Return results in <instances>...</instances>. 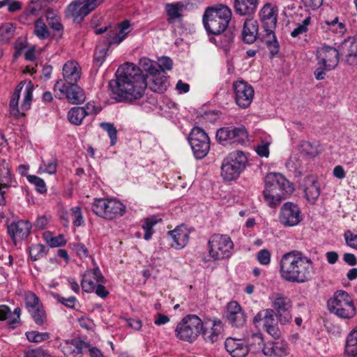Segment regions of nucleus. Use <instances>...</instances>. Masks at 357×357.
Returning <instances> with one entry per match:
<instances>
[{
	"label": "nucleus",
	"instance_id": "1",
	"mask_svg": "<svg viewBox=\"0 0 357 357\" xmlns=\"http://www.w3.org/2000/svg\"><path fill=\"white\" fill-rule=\"evenodd\" d=\"M116 79L109 86L117 102H131L142 97L147 87L146 76L133 63H126L119 67Z\"/></svg>",
	"mask_w": 357,
	"mask_h": 357
},
{
	"label": "nucleus",
	"instance_id": "2",
	"mask_svg": "<svg viewBox=\"0 0 357 357\" xmlns=\"http://www.w3.org/2000/svg\"><path fill=\"white\" fill-rule=\"evenodd\" d=\"M279 272L284 280L301 284L311 280L314 268L310 258L301 252L291 251L282 256Z\"/></svg>",
	"mask_w": 357,
	"mask_h": 357
},
{
	"label": "nucleus",
	"instance_id": "3",
	"mask_svg": "<svg viewBox=\"0 0 357 357\" xmlns=\"http://www.w3.org/2000/svg\"><path fill=\"white\" fill-rule=\"evenodd\" d=\"M265 188L263 196L270 207H275L282 199H287L294 192L292 185L282 174L270 172L264 178Z\"/></svg>",
	"mask_w": 357,
	"mask_h": 357
},
{
	"label": "nucleus",
	"instance_id": "4",
	"mask_svg": "<svg viewBox=\"0 0 357 357\" xmlns=\"http://www.w3.org/2000/svg\"><path fill=\"white\" fill-rule=\"evenodd\" d=\"M261 32L259 34L261 40L267 46L273 56L279 52L280 46L275 35L277 24L278 8L271 3H266L260 10Z\"/></svg>",
	"mask_w": 357,
	"mask_h": 357
},
{
	"label": "nucleus",
	"instance_id": "5",
	"mask_svg": "<svg viewBox=\"0 0 357 357\" xmlns=\"http://www.w3.org/2000/svg\"><path fill=\"white\" fill-rule=\"evenodd\" d=\"M231 15V9L225 5L207 7L202 17L204 28L208 33L221 35L227 30Z\"/></svg>",
	"mask_w": 357,
	"mask_h": 357
},
{
	"label": "nucleus",
	"instance_id": "6",
	"mask_svg": "<svg viewBox=\"0 0 357 357\" xmlns=\"http://www.w3.org/2000/svg\"><path fill=\"white\" fill-rule=\"evenodd\" d=\"M248 158L242 151H235L229 153L222 160L221 176L225 181H231L239 177L245 170Z\"/></svg>",
	"mask_w": 357,
	"mask_h": 357
},
{
	"label": "nucleus",
	"instance_id": "7",
	"mask_svg": "<svg viewBox=\"0 0 357 357\" xmlns=\"http://www.w3.org/2000/svg\"><path fill=\"white\" fill-rule=\"evenodd\" d=\"M202 331V320L197 315L188 314L177 324L175 335L178 339L192 343L197 339Z\"/></svg>",
	"mask_w": 357,
	"mask_h": 357
},
{
	"label": "nucleus",
	"instance_id": "8",
	"mask_svg": "<svg viewBox=\"0 0 357 357\" xmlns=\"http://www.w3.org/2000/svg\"><path fill=\"white\" fill-rule=\"evenodd\" d=\"M262 345L263 339L259 333L252 334L248 340L228 337L225 342V347L232 357H245L252 347L259 349Z\"/></svg>",
	"mask_w": 357,
	"mask_h": 357
},
{
	"label": "nucleus",
	"instance_id": "9",
	"mask_svg": "<svg viewBox=\"0 0 357 357\" xmlns=\"http://www.w3.org/2000/svg\"><path fill=\"white\" fill-rule=\"evenodd\" d=\"M91 210L100 218L113 220L123 216L126 207L122 202L115 199H96L92 204Z\"/></svg>",
	"mask_w": 357,
	"mask_h": 357
},
{
	"label": "nucleus",
	"instance_id": "10",
	"mask_svg": "<svg viewBox=\"0 0 357 357\" xmlns=\"http://www.w3.org/2000/svg\"><path fill=\"white\" fill-rule=\"evenodd\" d=\"M217 140L224 146L228 144H249L248 134L245 127L228 126L218 129L216 132Z\"/></svg>",
	"mask_w": 357,
	"mask_h": 357
},
{
	"label": "nucleus",
	"instance_id": "11",
	"mask_svg": "<svg viewBox=\"0 0 357 357\" xmlns=\"http://www.w3.org/2000/svg\"><path fill=\"white\" fill-rule=\"evenodd\" d=\"M24 86L23 82H20L16 87L10 101L9 108L10 114L15 118H19L24 115V112L31 107V103L33 97V85L31 82H29L26 85L23 102L21 105L22 112L19 109V100L20 93Z\"/></svg>",
	"mask_w": 357,
	"mask_h": 357
},
{
	"label": "nucleus",
	"instance_id": "12",
	"mask_svg": "<svg viewBox=\"0 0 357 357\" xmlns=\"http://www.w3.org/2000/svg\"><path fill=\"white\" fill-rule=\"evenodd\" d=\"M208 248L209 255L214 260H220L230 257L234 243L228 236L215 234L210 238Z\"/></svg>",
	"mask_w": 357,
	"mask_h": 357
},
{
	"label": "nucleus",
	"instance_id": "13",
	"mask_svg": "<svg viewBox=\"0 0 357 357\" xmlns=\"http://www.w3.org/2000/svg\"><path fill=\"white\" fill-rule=\"evenodd\" d=\"M188 139L196 158L202 159L208 154L210 139L203 129L199 127L193 128Z\"/></svg>",
	"mask_w": 357,
	"mask_h": 357
},
{
	"label": "nucleus",
	"instance_id": "14",
	"mask_svg": "<svg viewBox=\"0 0 357 357\" xmlns=\"http://www.w3.org/2000/svg\"><path fill=\"white\" fill-rule=\"evenodd\" d=\"M316 52L319 66L314 74L317 80H321L324 78L325 72L333 68L331 62L335 58V47L324 45L317 47Z\"/></svg>",
	"mask_w": 357,
	"mask_h": 357
},
{
	"label": "nucleus",
	"instance_id": "15",
	"mask_svg": "<svg viewBox=\"0 0 357 357\" xmlns=\"http://www.w3.org/2000/svg\"><path fill=\"white\" fill-rule=\"evenodd\" d=\"M55 96L62 98L66 96L72 104H80L85 100V94L83 89L77 83L64 85L61 82H56L54 86Z\"/></svg>",
	"mask_w": 357,
	"mask_h": 357
},
{
	"label": "nucleus",
	"instance_id": "16",
	"mask_svg": "<svg viewBox=\"0 0 357 357\" xmlns=\"http://www.w3.org/2000/svg\"><path fill=\"white\" fill-rule=\"evenodd\" d=\"M278 219L284 227H294L301 222L303 215L297 204L287 202L280 208Z\"/></svg>",
	"mask_w": 357,
	"mask_h": 357
},
{
	"label": "nucleus",
	"instance_id": "17",
	"mask_svg": "<svg viewBox=\"0 0 357 357\" xmlns=\"http://www.w3.org/2000/svg\"><path fill=\"white\" fill-rule=\"evenodd\" d=\"M336 56L349 65L357 64V38L347 36L336 48Z\"/></svg>",
	"mask_w": 357,
	"mask_h": 357
},
{
	"label": "nucleus",
	"instance_id": "18",
	"mask_svg": "<svg viewBox=\"0 0 357 357\" xmlns=\"http://www.w3.org/2000/svg\"><path fill=\"white\" fill-rule=\"evenodd\" d=\"M236 103L241 108L248 107L254 97L252 86L243 80H238L233 83Z\"/></svg>",
	"mask_w": 357,
	"mask_h": 357
},
{
	"label": "nucleus",
	"instance_id": "19",
	"mask_svg": "<svg viewBox=\"0 0 357 357\" xmlns=\"http://www.w3.org/2000/svg\"><path fill=\"white\" fill-rule=\"evenodd\" d=\"M272 305L273 310L275 311V314L278 317L280 323L285 324L291 320L289 309L291 307V303L287 297L280 294L274 295L272 297Z\"/></svg>",
	"mask_w": 357,
	"mask_h": 357
},
{
	"label": "nucleus",
	"instance_id": "20",
	"mask_svg": "<svg viewBox=\"0 0 357 357\" xmlns=\"http://www.w3.org/2000/svg\"><path fill=\"white\" fill-rule=\"evenodd\" d=\"M61 348L65 357H82L87 348H89V343L75 338L64 341L61 344Z\"/></svg>",
	"mask_w": 357,
	"mask_h": 357
},
{
	"label": "nucleus",
	"instance_id": "21",
	"mask_svg": "<svg viewBox=\"0 0 357 357\" xmlns=\"http://www.w3.org/2000/svg\"><path fill=\"white\" fill-rule=\"evenodd\" d=\"M226 318L234 327L240 328L245 324V315L236 301H230L227 305Z\"/></svg>",
	"mask_w": 357,
	"mask_h": 357
},
{
	"label": "nucleus",
	"instance_id": "22",
	"mask_svg": "<svg viewBox=\"0 0 357 357\" xmlns=\"http://www.w3.org/2000/svg\"><path fill=\"white\" fill-rule=\"evenodd\" d=\"M32 225L27 220H20L13 222L8 225V233L13 241H21L25 239L31 233Z\"/></svg>",
	"mask_w": 357,
	"mask_h": 357
},
{
	"label": "nucleus",
	"instance_id": "23",
	"mask_svg": "<svg viewBox=\"0 0 357 357\" xmlns=\"http://www.w3.org/2000/svg\"><path fill=\"white\" fill-rule=\"evenodd\" d=\"M81 68L75 61H68L63 66V79L61 82L64 85L77 83L80 78Z\"/></svg>",
	"mask_w": 357,
	"mask_h": 357
},
{
	"label": "nucleus",
	"instance_id": "24",
	"mask_svg": "<svg viewBox=\"0 0 357 357\" xmlns=\"http://www.w3.org/2000/svg\"><path fill=\"white\" fill-rule=\"evenodd\" d=\"M223 324L221 320L215 319L210 328H204L202 331V337L206 342L214 344L223 337Z\"/></svg>",
	"mask_w": 357,
	"mask_h": 357
},
{
	"label": "nucleus",
	"instance_id": "25",
	"mask_svg": "<svg viewBox=\"0 0 357 357\" xmlns=\"http://www.w3.org/2000/svg\"><path fill=\"white\" fill-rule=\"evenodd\" d=\"M146 79H149L148 82H146L147 86L153 91L161 93L166 91L168 81L165 72L162 70L158 71L151 76H147Z\"/></svg>",
	"mask_w": 357,
	"mask_h": 357
},
{
	"label": "nucleus",
	"instance_id": "26",
	"mask_svg": "<svg viewBox=\"0 0 357 357\" xmlns=\"http://www.w3.org/2000/svg\"><path fill=\"white\" fill-rule=\"evenodd\" d=\"M167 235L173 241L172 247L177 250L184 248L188 242L189 234L187 228L183 225L176 227L172 231H169Z\"/></svg>",
	"mask_w": 357,
	"mask_h": 357
},
{
	"label": "nucleus",
	"instance_id": "27",
	"mask_svg": "<svg viewBox=\"0 0 357 357\" xmlns=\"http://www.w3.org/2000/svg\"><path fill=\"white\" fill-rule=\"evenodd\" d=\"M288 344L284 342H268L264 345L262 351L267 356L282 357L288 354Z\"/></svg>",
	"mask_w": 357,
	"mask_h": 357
},
{
	"label": "nucleus",
	"instance_id": "28",
	"mask_svg": "<svg viewBox=\"0 0 357 357\" xmlns=\"http://www.w3.org/2000/svg\"><path fill=\"white\" fill-rule=\"evenodd\" d=\"M67 18L73 17L74 21L82 20L89 13H86L84 0H76L71 2L65 10Z\"/></svg>",
	"mask_w": 357,
	"mask_h": 357
},
{
	"label": "nucleus",
	"instance_id": "29",
	"mask_svg": "<svg viewBox=\"0 0 357 357\" xmlns=\"http://www.w3.org/2000/svg\"><path fill=\"white\" fill-rule=\"evenodd\" d=\"M303 191L307 200L314 204L320 195V185L313 176H307L304 181Z\"/></svg>",
	"mask_w": 357,
	"mask_h": 357
},
{
	"label": "nucleus",
	"instance_id": "30",
	"mask_svg": "<svg viewBox=\"0 0 357 357\" xmlns=\"http://www.w3.org/2000/svg\"><path fill=\"white\" fill-rule=\"evenodd\" d=\"M259 26L254 19H247L243 24L242 39L248 44L253 43L258 36Z\"/></svg>",
	"mask_w": 357,
	"mask_h": 357
},
{
	"label": "nucleus",
	"instance_id": "31",
	"mask_svg": "<svg viewBox=\"0 0 357 357\" xmlns=\"http://www.w3.org/2000/svg\"><path fill=\"white\" fill-rule=\"evenodd\" d=\"M258 0H234V8L236 14L245 16L255 13Z\"/></svg>",
	"mask_w": 357,
	"mask_h": 357
},
{
	"label": "nucleus",
	"instance_id": "32",
	"mask_svg": "<svg viewBox=\"0 0 357 357\" xmlns=\"http://www.w3.org/2000/svg\"><path fill=\"white\" fill-rule=\"evenodd\" d=\"M0 185L3 188H16L17 182L10 173L9 164L5 159L0 160Z\"/></svg>",
	"mask_w": 357,
	"mask_h": 357
},
{
	"label": "nucleus",
	"instance_id": "33",
	"mask_svg": "<svg viewBox=\"0 0 357 357\" xmlns=\"http://www.w3.org/2000/svg\"><path fill=\"white\" fill-rule=\"evenodd\" d=\"M165 11L167 15V22L174 24L176 20H181L183 17L182 13L184 11L183 6L180 1L172 3H167L165 5Z\"/></svg>",
	"mask_w": 357,
	"mask_h": 357
},
{
	"label": "nucleus",
	"instance_id": "34",
	"mask_svg": "<svg viewBox=\"0 0 357 357\" xmlns=\"http://www.w3.org/2000/svg\"><path fill=\"white\" fill-rule=\"evenodd\" d=\"M344 354L349 357L357 356V326L347 336L344 347Z\"/></svg>",
	"mask_w": 357,
	"mask_h": 357
},
{
	"label": "nucleus",
	"instance_id": "35",
	"mask_svg": "<svg viewBox=\"0 0 357 357\" xmlns=\"http://www.w3.org/2000/svg\"><path fill=\"white\" fill-rule=\"evenodd\" d=\"M260 321H264L265 329L278 324L277 320L275 319V312L273 309H266L257 313L254 318V321L257 323Z\"/></svg>",
	"mask_w": 357,
	"mask_h": 357
},
{
	"label": "nucleus",
	"instance_id": "36",
	"mask_svg": "<svg viewBox=\"0 0 357 357\" xmlns=\"http://www.w3.org/2000/svg\"><path fill=\"white\" fill-rule=\"evenodd\" d=\"M356 314V310L353 302L337 305V296H336V316L342 319H351Z\"/></svg>",
	"mask_w": 357,
	"mask_h": 357
},
{
	"label": "nucleus",
	"instance_id": "37",
	"mask_svg": "<svg viewBox=\"0 0 357 357\" xmlns=\"http://www.w3.org/2000/svg\"><path fill=\"white\" fill-rule=\"evenodd\" d=\"M300 149L301 153L311 158L318 155L321 152L317 143H312L308 141L301 142L300 144Z\"/></svg>",
	"mask_w": 357,
	"mask_h": 357
},
{
	"label": "nucleus",
	"instance_id": "38",
	"mask_svg": "<svg viewBox=\"0 0 357 357\" xmlns=\"http://www.w3.org/2000/svg\"><path fill=\"white\" fill-rule=\"evenodd\" d=\"M85 116V111L81 107H75L68 113V119L71 123L76 126L80 125Z\"/></svg>",
	"mask_w": 357,
	"mask_h": 357
},
{
	"label": "nucleus",
	"instance_id": "39",
	"mask_svg": "<svg viewBox=\"0 0 357 357\" xmlns=\"http://www.w3.org/2000/svg\"><path fill=\"white\" fill-rule=\"evenodd\" d=\"M33 33L40 40L47 39L50 36V31L42 18L36 20Z\"/></svg>",
	"mask_w": 357,
	"mask_h": 357
},
{
	"label": "nucleus",
	"instance_id": "40",
	"mask_svg": "<svg viewBox=\"0 0 357 357\" xmlns=\"http://www.w3.org/2000/svg\"><path fill=\"white\" fill-rule=\"evenodd\" d=\"M15 26L13 23H6L0 26V41L2 43H9L14 36Z\"/></svg>",
	"mask_w": 357,
	"mask_h": 357
},
{
	"label": "nucleus",
	"instance_id": "41",
	"mask_svg": "<svg viewBox=\"0 0 357 357\" xmlns=\"http://www.w3.org/2000/svg\"><path fill=\"white\" fill-rule=\"evenodd\" d=\"M140 68H139L142 71L144 70L148 73L149 75L147 76H151L153 74L157 73L159 69L158 63L154 61H152L148 58L144 57L139 60Z\"/></svg>",
	"mask_w": 357,
	"mask_h": 357
},
{
	"label": "nucleus",
	"instance_id": "42",
	"mask_svg": "<svg viewBox=\"0 0 357 357\" xmlns=\"http://www.w3.org/2000/svg\"><path fill=\"white\" fill-rule=\"evenodd\" d=\"M48 248L43 244H33L29 247V255L33 261L45 257Z\"/></svg>",
	"mask_w": 357,
	"mask_h": 357
},
{
	"label": "nucleus",
	"instance_id": "43",
	"mask_svg": "<svg viewBox=\"0 0 357 357\" xmlns=\"http://www.w3.org/2000/svg\"><path fill=\"white\" fill-rule=\"evenodd\" d=\"M218 39H214L215 43L218 46L224 50L225 52H227L233 41H234V34L232 32H227L224 35H219Z\"/></svg>",
	"mask_w": 357,
	"mask_h": 357
},
{
	"label": "nucleus",
	"instance_id": "44",
	"mask_svg": "<svg viewBox=\"0 0 357 357\" xmlns=\"http://www.w3.org/2000/svg\"><path fill=\"white\" fill-rule=\"evenodd\" d=\"M24 301L25 305L28 311H33V309L34 310V308L42 305V303L37 295L30 291L24 293Z\"/></svg>",
	"mask_w": 357,
	"mask_h": 357
},
{
	"label": "nucleus",
	"instance_id": "45",
	"mask_svg": "<svg viewBox=\"0 0 357 357\" xmlns=\"http://www.w3.org/2000/svg\"><path fill=\"white\" fill-rule=\"evenodd\" d=\"M29 312L31 314L32 318L37 325L43 326L46 322V313L43 305L34 308V310L33 309V311H29Z\"/></svg>",
	"mask_w": 357,
	"mask_h": 357
},
{
	"label": "nucleus",
	"instance_id": "46",
	"mask_svg": "<svg viewBox=\"0 0 357 357\" xmlns=\"http://www.w3.org/2000/svg\"><path fill=\"white\" fill-rule=\"evenodd\" d=\"M100 126L107 132L110 138V144L114 146L117 141V130L114 126L110 123L102 122L100 124Z\"/></svg>",
	"mask_w": 357,
	"mask_h": 357
},
{
	"label": "nucleus",
	"instance_id": "47",
	"mask_svg": "<svg viewBox=\"0 0 357 357\" xmlns=\"http://www.w3.org/2000/svg\"><path fill=\"white\" fill-rule=\"evenodd\" d=\"M27 340L31 342H41L50 338L48 333H40L38 331H29L26 333Z\"/></svg>",
	"mask_w": 357,
	"mask_h": 357
},
{
	"label": "nucleus",
	"instance_id": "48",
	"mask_svg": "<svg viewBox=\"0 0 357 357\" xmlns=\"http://www.w3.org/2000/svg\"><path fill=\"white\" fill-rule=\"evenodd\" d=\"M90 275L87 273H84L81 282L82 289L87 293L93 292L97 286V283Z\"/></svg>",
	"mask_w": 357,
	"mask_h": 357
},
{
	"label": "nucleus",
	"instance_id": "49",
	"mask_svg": "<svg viewBox=\"0 0 357 357\" xmlns=\"http://www.w3.org/2000/svg\"><path fill=\"white\" fill-rule=\"evenodd\" d=\"M45 238L52 248L60 247L65 245L66 243L63 236L61 234L57 236H52L50 233H47L45 234Z\"/></svg>",
	"mask_w": 357,
	"mask_h": 357
},
{
	"label": "nucleus",
	"instance_id": "50",
	"mask_svg": "<svg viewBox=\"0 0 357 357\" xmlns=\"http://www.w3.org/2000/svg\"><path fill=\"white\" fill-rule=\"evenodd\" d=\"M158 222V220L153 218H148L145 220L144 223L142 225V228L144 230V238L145 240H149L153 234V227Z\"/></svg>",
	"mask_w": 357,
	"mask_h": 357
},
{
	"label": "nucleus",
	"instance_id": "51",
	"mask_svg": "<svg viewBox=\"0 0 357 357\" xmlns=\"http://www.w3.org/2000/svg\"><path fill=\"white\" fill-rule=\"evenodd\" d=\"M57 168V160L56 158H51L48 161H43V164L40 166V170L48 173L50 174H54L56 172Z\"/></svg>",
	"mask_w": 357,
	"mask_h": 357
},
{
	"label": "nucleus",
	"instance_id": "52",
	"mask_svg": "<svg viewBox=\"0 0 357 357\" xmlns=\"http://www.w3.org/2000/svg\"><path fill=\"white\" fill-rule=\"evenodd\" d=\"M51 295L59 303H61L66 307L70 308V309H73L75 307V305L77 302V298L75 296H70L68 298H64L56 293H51Z\"/></svg>",
	"mask_w": 357,
	"mask_h": 357
},
{
	"label": "nucleus",
	"instance_id": "53",
	"mask_svg": "<svg viewBox=\"0 0 357 357\" xmlns=\"http://www.w3.org/2000/svg\"><path fill=\"white\" fill-rule=\"evenodd\" d=\"M109 45H105L104 47L98 46L94 54V59L102 64L109 54Z\"/></svg>",
	"mask_w": 357,
	"mask_h": 357
},
{
	"label": "nucleus",
	"instance_id": "54",
	"mask_svg": "<svg viewBox=\"0 0 357 357\" xmlns=\"http://www.w3.org/2000/svg\"><path fill=\"white\" fill-rule=\"evenodd\" d=\"M29 183H33L36 187V190L40 193H44L47 191L46 185L44 181L38 176L30 175L27 177Z\"/></svg>",
	"mask_w": 357,
	"mask_h": 357
},
{
	"label": "nucleus",
	"instance_id": "55",
	"mask_svg": "<svg viewBox=\"0 0 357 357\" xmlns=\"http://www.w3.org/2000/svg\"><path fill=\"white\" fill-rule=\"evenodd\" d=\"M70 247L80 258H86L89 255V250L83 243H70Z\"/></svg>",
	"mask_w": 357,
	"mask_h": 357
},
{
	"label": "nucleus",
	"instance_id": "56",
	"mask_svg": "<svg viewBox=\"0 0 357 357\" xmlns=\"http://www.w3.org/2000/svg\"><path fill=\"white\" fill-rule=\"evenodd\" d=\"M310 20L311 17L310 16L305 17L302 22V24H298V26L291 31V36L294 38H296L299 35L306 32L307 30V26L310 23Z\"/></svg>",
	"mask_w": 357,
	"mask_h": 357
},
{
	"label": "nucleus",
	"instance_id": "57",
	"mask_svg": "<svg viewBox=\"0 0 357 357\" xmlns=\"http://www.w3.org/2000/svg\"><path fill=\"white\" fill-rule=\"evenodd\" d=\"M347 36H350L349 29L344 22H339L337 17H336V38H343Z\"/></svg>",
	"mask_w": 357,
	"mask_h": 357
},
{
	"label": "nucleus",
	"instance_id": "58",
	"mask_svg": "<svg viewBox=\"0 0 357 357\" xmlns=\"http://www.w3.org/2000/svg\"><path fill=\"white\" fill-rule=\"evenodd\" d=\"M269 145L270 144L268 142L261 141L255 148L257 153L261 157L268 158L269 155Z\"/></svg>",
	"mask_w": 357,
	"mask_h": 357
},
{
	"label": "nucleus",
	"instance_id": "59",
	"mask_svg": "<svg viewBox=\"0 0 357 357\" xmlns=\"http://www.w3.org/2000/svg\"><path fill=\"white\" fill-rule=\"evenodd\" d=\"M73 224L76 227H79L84 223L81 208L79 207H74L71 209Z\"/></svg>",
	"mask_w": 357,
	"mask_h": 357
},
{
	"label": "nucleus",
	"instance_id": "60",
	"mask_svg": "<svg viewBox=\"0 0 357 357\" xmlns=\"http://www.w3.org/2000/svg\"><path fill=\"white\" fill-rule=\"evenodd\" d=\"M257 260L262 265H268L271 262V253L267 249H263L257 253Z\"/></svg>",
	"mask_w": 357,
	"mask_h": 357
},
{
	"label": "nucleus",
	"instance_id": "61",
	"mask_svg": "<svg viewBox=\"0 0 357 357\" xmlns=\"http://www.w3.org/2000/svg\"><path fill=\"white\" fill-rule=\"evenodd\" d=\"M344 239L348 246L357 250V234L348 230L344 233Z\"/></svg>",
	"mask_w": 357,
	"mask_h": 357
},
{
	"label": "nucleus",
	"instance_id": "62",
	"mask_svg": "<svg viewBox=\"0 0 357 357\" xmlns=\"http://www.w3.org/2000/svg\"><path fill=\"white\" fill-rule=\"evenodd\" d=\"M303 6L307 10H315L323 3V0H301Z\"/></svg>",
	"mask_w": 357,
	"mask_h": 357
},
{
	"label": "nucleus",
	"instance_id": "63",
	"mask_svg": "<svg viewBox=\"0 0 357 357\" xmlns=\"http://www.w3.org/2000/svg\"><path fill=\"white\" fill-rule=\"evenodd\" d=\"M88 274H91V277L93 280L98 284L103 283L105 281V278L100 270V268L96 266L93 268L92 271H89L86 272Z\"/></svg>",
	"mask_w": 357,
	"mask_h": 357
},
{
	"label": "nucleus",
	"instance_id": "64",
	"mask_svg": "<svg viewBox=\"0 0 357 357\" xmlns=\"http://www.w3.org/2000/svg\"><path fill=\"white\" fill-rule=\"evenodd\" d=\"M48 353L41 348L31 349L25 353V357H47Z\"/></svg>",
	"mask_w": 357,
	"mask_h": 357
}]
</instances>
